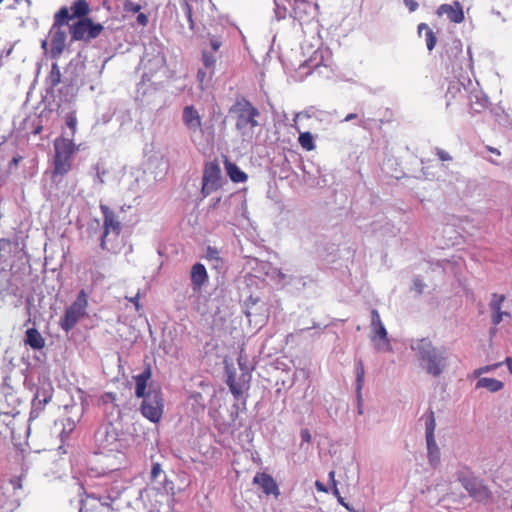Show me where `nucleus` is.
Returning <instances> with one entry per match:
<instances>
[{
    "mask_svg": "<svg viewBox=\"0 0 512 512\" xmlns=\"http://www.w3.org/2000/svg\"><path fill=\"white\" fill-rule=\"evenodd\" d=\"M96 443L101 454L106 456L119 454V469L124 461V453L128 448V442L125 433L120 425L108 422L99 427L95 434Z\"/></svg>",
    "mask_w": 512,
    "mask_h": 512,
    "instance_id": "f257e3e1",
    "label": "nucleus"
},
{
    "mask_svg": "<svg viewBox=\"0 0 512 512\" xmlns=\"http://www.w3.org/2000/svg\"><path fill=\"white\" fill-rule=\"evenodd\" d=\"M229 113L235 117V128L244 139H252L254 129L259 126V110L252 103L240 98L230 107Z\"/></svg>",
    "mask_w": 512,
    "mask_h": 512,
    "instance_id": "f03ea898",
    "label": "nucleus"
},
{
    "mask_svg": "<svg viewBox=\"0 0 512 512\" xmlns=\"http://www.w3.org/2000/svg\"><path fill=\"white\" fill-rule=\"evenodd\" d=\"M417 351L418 358L426 370L433 376H439L446 367L445 349L439 350L427 338H422L412 346Z\"/></svg>",
    "mask_w": 512,
    "mask_h": 512,
    "instance_id": "7ed1b4c3",
    "label": "nucleus"
},
{
    "mask_svg": "<svg viewBox=\"0 0 512 512\" xmlns=\"http://www.w3.org/2000/svg\"><path fill=\"white\" fill-rule=\"evenodd\" d=\"M53 175H66L72 169L74 154L78 151L73 139L57 137L54 142Z\"/></svg>",
    "mask_w": 512,
    "mask_h": 512,
    "instance_id": "20e7f679",
    "label": "nucleus"
},
{
    "mask_svg": "<svg viewBox=\"0 0 512 512\" xmlns=\"http://www.w3.org/2000/svg\"><path fill=\"white\" fill-rule=\"evenodd\" d=\"M68 18V7H61L54 15V23L49 31V55L56 61L66 48L67 33L63 26L68 22Z\"/></svg>",
    "mask_w": 512,
    "mask_h": 512,
    "instance_id": "39448f33",
    "label": "nucleus"
},
{
    "mask_svg": "<svg viewBox=\"0 0 512 512\" xmlns=\"http://www.w3.org/2000/svg\"><path fill=\"white\" fill-rule=\"evenodd\" d=\"M88 307V294L84 289L80 290L76 300L66 308L63 317L59 321V326L66 333L71 331L77 323L86 316Z\"/></svg>",
    "mask_w": 512,
    "mask_h": 512,
    "instance_id": "423d86ee",
    "label": "nucleus"
},
{
    "mask_svg": "<svg viewBox=\"0 0 512 512\" xmlns=\"http://www.w3.org/2000/svg\"><path fill=\"white\" fill-rule=\"evenodd\" d=\"M141 414L153 423H158L164 413V398L160 390H149L146 396L141 397Z\"/></svg>",
    "mask_w": 512,
    "mask_h": 512,
    "instance_id": "0eeeda50",
    "label": "nucleus"
},
{
    "mask_svg": "<svg viewBox=\"0 0 512 512\" xmlns=\"http://www.w3.org/2000/svg\"><path fill=\"white\" fill-rule=\"evenodd\" d=\"M104 27L100 23H94L90 18H84L74 22L70 28L73 41H90L97 38Z\"/></svg>",
    "mask_w": 512,
    "mask_h": 512,
    "instance_id": "6e6552de",
    "label": "nucleus"
},
{
    "mask_svg": "<svg viewBox=\"0 0 512 512\" xmlns=\"http://www.w3.org/2000/svg\"><path fill=\"white\" fill-rule=\"evenodd\" d=\"M220 187L221 168L219 164L216 161L206 163L203 169L201 193L204 197H207Z\"/></svg>",
    "mask_w": 512,
    "mask_h": 512,
    "instance_id": "1a4fd4ad",
    "label": "nucleus"
},
{
    "mask_svg": "<svg viewBox=\"0 0 512 512\" xmlns=\"http://www.w3.org/2000/svg\"><path fill=\"white\" fill-rule=\"evenodd\" d=\"M99 208L103 215V233L101 235L100 246L102 249H106L107 236L110 233H114L116 236H119L122 230V225L116 213L107 205L100 204Z\"/></svg>",
    "mask_w": 512,
    "mask_h": 512,
    "instance_id": "9d476101",
    "label": "nucleus"
},
{
    "mask_svg": "<svg viewBox=\"0 0 512 512\" xmlns=\"http://www.w3.org/2000/svg\"><path fill=\"white\" fill-rule=\"evenodd\" d=\"M460 482L468 494L477 502L490 500L491 491L482 480L476 477H461Z\"/></svg>",
    "mask_w": 512,
    "mask_h": 512,
    "instance_id": "9b49d317",
    "label": "nucleus"
},
{
    "mask_svg": "<svg viewBox=\"0 0 512 512\" xmlns=\"http://www.w3.org/2000/svg\"><path fill=\"white\" fill-rule=\"evenodd\" d=\"M319 6L314 0H295L292 15L300 23H309L318 14Z\"/></svg>",
    "mask_w": 512,
    "mask_h": 512,
    "instance_id": "f8f14e48",
    "label": "nucleus"
},
{
    "mask_svg": "<svg viewBox=\"0 0 512 512\" xmlns=\"http://www.w3.org/2000/svg\"><path fill=\"white\" fill-rule=\"evenodd\" d=\"M182 120L185 127L191 133L202 132V118L198 110L193 105L184 107Z\"/></svg>",
    "mask_w": 512,
    "mask_h": 512,
    "instance_id": "ddd939ff",
    "label": "nucleus"
},
{
    "mask_svg": "<svg viewBox=\"0 0 512 512\" xmlns=\"http://www.w3.org/2000/svg\"><path fill=\"white\" fill-rule=\"evenodd\" d=\"M437 15H446L449 21L455 24L462 23L465 19L463 7L459 1L440 5L437 9Z\"/></svg>",
    "mask_w": 512,
    "mask_h": 512,
    "instance_id": "4468645a",
    "label": "nucleus"
},
{
    "mask_svg": "<svg viewBox=\"0 0 512 512\" xmlns=\"http://www.w3.org/2000/svg\"><path fill=\"white\" fill-rule=\"evenodd\" d=\"M250 375L243 373L239 379L234 373H229L227 377V385L235 399H240L243 392L249 389Z\"/></svg>",
    "mask_w": 512,
    "mask_h": 512,
    "instance_id": "2eb2a0df",
    "label": "nucleus"
},
{
    "mask_svg": "<svg viewBox=\"0 0 512 512\" xmlns=\"http://www.w3.org/2000/svg\"><path fill=\"white\" fill-rule=\"evenodd\" d=\"M51 399L52 392L50 389L38 388L32 401L30 417L37 418Z\"/></svg>",
    "mask_w": 512,
    "mask_h": 512,
    "instance_id": "dca6fc26",
    "label": "nucleus"
},
{
    "mask_svg": "<svg viewBox=\"0 0 512 512\" xmlns=\"http://www.w3.org/2000/svg\"><path fill=\"white\" fill-rule=\"evenodd\" d=\"M253 483L258 485L266 495L278 497L280 491L273 477L265 472H258L253 479Z\"/></svg>",
    "mask_w": 512,
    "mask_h": 512,
    "instance_id": "f3484780",
    "label": "nucleus"
},
{
    "mask_svg": "<svg viewBox=\"0 0 512 512\" xmlns=\"http://www.w3.org/2000/svg\"><path fill=\"white\" fill-rule=\"evenodd\" d=\"M208 278L207 270L202 263H196L191 267L190 279L195 292L201 290L202 286L208 281Z\"/></svg>",
    "mask_w": 512,
    "mask_h": 512,
    "instance_id": "a211bd4d",
    "label": "nucleus"
},
{
    "mask_svg": "<svg viewBox=\"0 0 512 512\" xmlns=\"http://www.w3.org/2000/svg\"><path fill=\"white\" fill-rule=\"evenodd\" d=\"M505 295L493 293L490 301V309L492 311V322L494 325L501 323L503 317H510L509 312L501 311L503 302L505 301Z\"/></svg>",
    "mask_w": 512,
    "mask_h": 512,
    "instance_id": "6ab92c4d",
    "label": "nucleus"
},
{
    "mask_svg": "<svg viewBox=\"0 0 512 512\" xmlns=\"http://www.w3.org/2000/svg\"><path fill=\"white\" fill-rule=\"evenodd\" d=\"M371 326L374 334L372 339L375 340L378 338L389 346L388 333L376 309L371 311Z\"/></svg>",
    "mask_w": 512,
    "mask_h": 512,
    "instance_id": "aec40b11",
    "label": "nucleus"
},
{
    "mask_svg": "<svg viewBox=\"0 0 512 512\" xmlns=\"http://www.w3.org/2000/svg\"><path fill=\"white\" fill-rule=\"evenodd\" d=\"M90 12V6L87 0H75L68 8V21L77 18L78 20L87 18Z\"/></svg>",
    "mask_w": 512,
    "mask_h": 512,
    "instance_id": "412c9836",
    "label": "nucleus"
},
{
    "mask_svg": "<svg viewBox=\"0 0 512 512\" xmlns=\"http://www.w3.org/2000/svg\"><path fill=\"white\" fill-rule=\"evenodd\" d=\"M223 163L227 175L231 181L235 183H242L247 180V174L243 172L235 163L231 162L227 156H223Z\"/></svg>",
    "mask_w": 512,
    "mask_h": 512,
    "instance_id": "4be33fe9",
    "label": "nucleus"
},
{
    "mask_svg": "<svg viewBox=\"0 0 512 512\" xmlns=\"http://www.w3.org/2000/svg\"><path fill=\"white\" fill-rule=\"evenodd\" d=\"M151 368L150 366H147L140 374L133 376V379L135 380L136 386H135V395L138 398L146 396V387L147 382L151 378Z\"/></svg>",
    "mask_w": 512,
    "mask_h": 512,
    "instance_id": "5701e85b",
    "label": "nucleus"
},
{
    "mask_svg": "<svg viewBox=\"0 0 512 512\" xmlns=\"http://www.w3.org/2000/svg\"><path fill=\"white\" fill-rule=\"evenodd\" d=\"M25 343L32 349L40 350L45 346V340L35 328H29L25 333Z\"/></svg>",
    "mask_w": 512,
    "mask_h": 512,
    "instance_id": "b1692460",
    "label": "nucleus"
},
{
    "mask_svg": "<svg viewBox=\"0 0 512 512\" xmlns=\"http://www.w3.org/2000/svg\"><path fill=\"white\" fill-rule=\"evenodd\" d=\"M503 387L502 381L488 377L480 378L476 383V388H485L490 392L500 391Z\"/></svg>",
    "mask_w": 512,
    "mask_h": 512,
    "instance_id": "393cba45",
    "label": "nucleus"
},
{
    "mask_svg": "<svg viewBox=\"0 0 512 512\" xmlns=\"http://www.w3.org/2000/svg\"><path fill=\"white\" fill-rule=\"evenodd\" d=\"M355 373H356V392H357V399L360 402L362 395L361 391L364 386L365 382V369L363 361L360 359L356 362L355 365Z\"/></svg>",
    "mask_w": 512,
    "mask_h": 512,
    "instance_id": "a878e982",
    "label": "nucleus"
},
{
    "mask_svg": "<svg viewBox=\"0 0 512 512\" xmlns=\"http://www.w3.org/2000/svg\"><path fill=\"white\" fill-rule=\"evenodd\" d=\"M61 82V71L57 62L52 63L51 70L46 77V83L51 89H54Z\"/></svg>",
    "mask_w": 512,
    "mask_h": 512,
    "instance_id": "bb28decb",
    "label": "nucleus"
},
{
    "mask_svg": "<svg viewBox=\"0 0 512 512\" xmlns=\"http://www.w3.org/2000/svg\"><path fill=\"white\" fill-rule=\"evenodd\" d=\"M436 428V420L435 414L433 410H429L426 419H425V431H426V440H430V443H433V438H435L434 432Z\"/></svg>",
    "mask_w": 512,
    "mask_h": 512,
    "instance_id": "cd10ccee",
    "label": "nucleus"
},
{
    "mask_svg": "<svg viewBox=\"0 0 512 512\" xmlns=\"http://www.w3.org/2000/svg\"><path fill=\"white\" fill-rule=\"evenodd\" d=\"M427 450H428V459L432 466H437L440 461V450L437 446L435 438H433V443H430V440H426Z\"/></svg>",
    "mask_w": 512,
    "mask_h": 512,
    "instance_id": "c85d7f7f",
    "label": "nucleus"
},
{
    "mask_svg": "<svg viewBox=\"0 0 512 512\" xmlns=\"http://www.w3.org/2000/svg\"><path fill=\"white\" fill-rule=\"evenodd\" d=\"M298 142L300 146L306 151L315 149L314 137L310 132H302L299 134Z\"/></svg>",
    "mask_w": 512,
    "mask_h": 512,
    "instance_id": "c756f323",
    "label": "nucleus"
},
{
    "mask_svg": "<svg viewBox=\"0 0 512 512\" xmlns=\"http://www.w3.org/2000/svg\"><path fill=\"white\" fill-rule=\"evenodd\" d=\"M65 120H66L67 127L71 130V135L74 136L76 134V129H77L76 112L71 111V112L67 113Z\"/></svg>",
    "mask_w": 512,
    "mask_h": 512,
    "instance_id": "7c9ffc66",
    "label": "nucleus"
},
{
    "mask_svg": "<svg viewBox=\"0 0 512 512\" xmlns=\"http://www.w3.org/2000/svg\"><path fill=\"white\" fill-rule=\"evenodd\" d=\"M142 9V5L133 0H126L123 4V10L126 13H139Z\"/></svg>",
    "mask_w": 512,
    "mask_h": 512,
    "instance_id": "2f4dec72",
    "label": "nucleus"
},
{
    "mask_svg": "<svg viewBox=\"0 0 512 512\" xmlns=\"http://www.w3.org/2000/svg\"><path fill=\"white\" fill-rule=\"evenodd\" d=\"M202 61L205 68L214 69L217 59L214 55L208 53L207 51H203Z\"/></svg>",
    "mask_w": 512,
    "mask_h": 512,
    "instance_id": "473e14b6",
    "label": "nucleus"
},
{
    "mask_svg": "<svg viewBox=\"0 0 512 512\" xmlns=\"http://www.w3.org/2000/svg\"><path fill=\"white\" fill-rule=\"evenodd\" d=\"M436 43H437V38L435 36V33L431 29H428V31L426 32L427 49L429 51H432L434 49Z\"/></svg>",
    "mask_w": 512,
    "mask_h": 512,
    "instance_id": "72a5a7b5",
    "label": "nucleus"
},
{
    "mask_svg": "<svg viewBox=\"0 0 512 512\" xmlns=\"http://www.w3.org/2000/svg\"><path fill=\"white\" fill-rule=\"evenodd\" d=\"M164 474L160 463H153L150 473L151 481H157L160 475Z\"/></svg>",
    "mask_w": 512,
    "mask_h": 512,
    "instance_id": "f704fd0d",
    "label": "nucleus"
},
{
    "mask_svg": "<svg viewBox=\"0 0 512 512\" xmlns=\"http://www.w3.org/2000/svg\"><path fill=\"white\" fill-rule=\"evenodd\" d=\"M502 364H503L502 362H498V363H495L492 365H486V366L480 367L474 371V374H475V376H480L484 373H488V372L500 367Z\"/></svg>",
    "mask_w": 512,
    "mask_h": 512,
    "instance_id": "c9c22d12",
    "label": "nucleus"
},
{
    "mask_svg": "<svg viewBox=\"0 0 512 512\" xmlns=\"http://www.w3.org/2000/svg\"><path fill=\"white\" fill-rule=\"evenodd\" d=\"M210 47L212 49L213 52H217L218 49L222 46V41L220 38L218 37H215V36H212L210 38Z\"/></svg>",
    "mask_w": 512,
    "mask_h": 512,
    "instance_id": "e433bc0d",
    "label": "nucleus"
},
{
    "mask_svg": "<svg viewBox=\"0 0 512 512\" xmlns=\"http://www.w3.org/2000/svg\"><path fill=\"white\" fill-rule=\"evenodd\" d=\"M219 252L214 247H208L206 251V258L209 260H218L219 259Z\"/></svg>",
    "mask_w": 512,
    "mask_h": 512,
    "instance_id": "4c0bfd02",
    "label": "nucleus"
},
{
    "mask_svg": "<svg viewBox=\"0 0 512 512\" xmlns=\"http://www.w3.org/2000/svg\"><path fill=\"white\" fill-rule=\"evenodd\" d=\"M184 8H185L186 17H187V19H188V21L190 23V28L193 29L194 28V22L192 20V7H191V5L188 2H185Z\"/></svg>",
    "mask_w": 512,
    "mask_h": 512,
    "instance_id": "58836bf2",
    "label": "nucleus"
},
{
    "mask_svg": "<svg viewBox=\"0 0 512 512\" xmlns=\"http://www.w3.org/2000/svg\"><path fill=\"white\" fill-rule=\"evenodd\" d=\"M436 155L441 161H450L452 159L451 156L446 151L440 148L436 149Z\"/></svg>",
    "mask_w": 512,
    "mask_h": 512,
    "instance_id": "ea45409f",
    "label": "nucleus"
},
{
    "mask_svg": "<svg viewBox=\"0 0 512 512\" xmlns=\"http://www.w3.org/2000/svg\"><path fill=\"white\" fill-rule=\"evenodd\" d=\"M404 4L410 12L416 11L419 6L416 0H404Z\"/></svg>",
    "mask_w": 512,
    "mask_h": 512,
    "instance_id": "a19ab883",
    "label": "nucleus"
},
{
    "mask_svg": "<svg viewBox=\"0 0 512 512\" xmlns=\"http://www.w3.org/2000/svg\"><path fill=\"white\" fill-rule=\"evenodd\" d=\"M148 16L145 13L139 12L137 15V23L141 26H146L148 24Z\"/></svg>",
    "mask_w": 512,
    "mask_h": 512,
    "instance_id": "79ce46f5",
    "label": "nucleus"
},
{
    "mask_svg": "<svg viewBox=\"0 0 512 512\" xmlns=\"http://www.w3.org/2000/svg\"><path fill=\"white\" fill-rule=\"evenodd\" d=\"M300 436H301V439L303 442H306V443L311 442L312 437H311V433L309 432L308 429H302Z\"/></svg>",
    "mask_w": 512,
    "mask_h": 512,
    "instance_id": "37998d69",
    "label": "nucleus"
},
{
    "mask_svg": "<svg viewBox=\"0 0 512 512\" xmlns=\"http://www.w3.org/2000/svg\"><path fill=\"white\" fill-rule=\"evenodd\" d=\"M139 297L140 295L139 293H137L135 296L129 298V301L134 304L136 311H139L141 308V305L139 303Z\"/></svg>",
    "mask_w": 512,
    "mask_h": 512,
    "instance_id": "c03bdc74",
    "label": "nucleus"
},
{
    "mask_svg": "<svg viewBox=\"0 0 512 512\" xmlns=\"http://www.w3.org/2000/svg\"><path fill=\"white\" fill-rule=\"evenodd\" d=\"M205 77H206V72L200 69L197 73V79L201 85L203 84ZM201 89H203L202 86H201Z\"/></svg>",
    "mask_w": 512,
    "mask_h": 512,
    "instance_id": "a18cd8bd",
    "label": "nucleus"
},
{
    "mask_svg": "<svg viewBox=\"0 0 512 512\" xmlns=\"http://www.w3.org/2000/svg\"><path fill=\"white\" fill-rule=\"evenodd\" d=\"M315 487L320 492H325V493L328 492L327 487L322 482H320L318 480L315 482Z\"/></svg>",
    "mask_w": 512,
    "mask_h": 512,
    "instance_id": "49530a36",
    "label": "nucleus"
},
{
    "mask_svg": "<svg viewBox=\"0 0 512 512\" xmlns=\"http://www.w3.org/2000/svg\"><path fill=\"white\" fill-rule=\"evenodd\" d=\"M121 495V491L118 489L116 491H113L112 493H109L107 498L114 501L116 500L117 498H119Z\"/></svg>",
    "mask_w": 512,
    "mask_h": 512,
    "instance_id": "de8ad7c7",
    "label": "nucleus"
},
{
    "mask_svg": "<svg viewBox=\"0 0 512 512\" xmlns=\"http://www.w3.org/2000/svg\"><path fill=\"white\" fill-rule=\"evenodd\" d=\"M329 480H330L332 486L337 485V481L335 479V471L332 470L329 472Z\"/></svg>",
    "mask_w": 512,
    "mask_h": 512,
    "instance_id": "09e8293b",
    "label": "nucleus"
},
{
    "mask_svg": "<svg viewBox=\"0 0 512 512\" xmlns=\"http://www.w3.org/2000/svg\"><path fill=\"white\" fill-rule=\"evenodd\" d=\"M357 117H358V115L356 113H350L345 116L344 121H346V122L352 121V120L356 119Z\"/></svg>",
    "mask_w": 512,
    "mask_h": 512,
    "instance_id": "8fccbe9b",
    "label": "nucleus"
},
{
    "mask_svg": "<svg viewBox=\"0 0 512 512\" xmlns=\"http://www.w3.org/2000/svg\"><path fill=\"white\" fill-rule=\"evenodd\" d=\"M429 26L426 24V23H420L418 25V32L421 33L422 30H426V32L428 31Z\"/></svg>",
    "mask_w": 512,
    "mask_h": 512,
    "instance_id": "3c124183",
    "label": "nucleus"
},
{
    "mask_svg": "<svg viewBox=\"0 0 512 512\" xmlns=\"http://www.w3.org/2000/svg\"><path fill=\"white\" fill-rule=\"evenodd\" d=\"M504 363L508 366L510 373H512V359L510 357H507Z\"/></svg>",
    "mask_w": 512,
    "mask_h": 512,
    "instance_id": "603ef678",
    "label": "nucleus"
},
{
    "mask_svg": "<svg viewBox=\"0 0 512 512\" xmlns=\"http://www.w3.org/2000/svg\"><path fill=\"white\" fill-rule=\"evenodd\" d=\"M486 148H487V150H488L489 152H491V153H493V154H496V155H498V156L500 155V151H499L498 149H496V148H494V147H491V146H487Z\"/></svg>",
    "mask_w": 512,
    "mask_h": 512,
    "instance_id": "864d4df0",
    "label": "nucleus"
},
{
    "mask_svg": "<svg viewBox=\"0 0 512 512\" xmlns=\"http://www.w3.org/2000/svg\"><path fill=\"white\" fill-rule=\"evenodd\" d=\"M332 492H333V494H334L337 498L341 496V495H340V492H339V490H338V488H337V485L332 486Z\"/></svg>",
    "mask_w": 512,
    "mask_h": 512,
    "instance_id": "5fc2aeb1",
    "label": "nucleus"
},
{
    "mask_svg": "<svg viewBox=\"0 0 512 512\" xmlns=\"http://www.w3.org/2000/svg\"><path fill=\"white\" fill-rule=\"evenodd\" d=\"M337 500H338V502H339L342 506H344L345 508L349 509L348 505L345 503V501H344V499H343V497H342V496L338 497V498H337Z\"/></svg>",
    "mask_w": 512,
    "mask_h": 512,
    "instance_id": "6e6d98bb",
    "label": "nucleus"
},
{
    "mask_svg": "<svg viewBox=\"0 0 512 512\" xmlns=\"http://www.w3.org/2000/svg\"><path fill=\"white\" fill-rule=\"evenodd\" d=\"M42 131V126H38L35 130H34V134H39L41 133Z\"/></svg>",
    "mask_w": 512,
    "mask_h": 512,
    "instance_id": "4d7b16f0",
    "label": "nucleus"
},
{
    "mask_svg": "<svg viewBox=\"0 0 512 512\" xmlns=\"http://www.w3.org/2000/svg\"><path fill=\"white\" fill-rule=\"evenodd\" d=\"M46 46H47V41H43V42H42V48H43V49H46Z\"/></svg>",
    "mask_w": 512,
    "mask_h": 512,
    "instance_id": "13d9d810",
    "label": "nucleus"
},
{
    "mask_svg": "<svg viewBox=\"0 0 512 512\" xmlns=\"http://www.w3.org/2000/svg\"><path fill=\"white\" fill-rule=\"evenodd\" d=\"M4 0H0V3H2Z\"/></svg>",
    "mask_w": 512,
    "mask_h": 512,
    "instance_id": "bf43d9fd",
    "label": "nucleus"
}]
</instances>
